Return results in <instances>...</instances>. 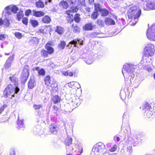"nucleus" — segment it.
<instances>
[{
	"mask_svg": "<svg viewBox=\"0 0 155 155\" xmlns=\"http://www.w3.org/2000/svg\"><path fill=\"white\" fill-rule=\"evenodd\" d=\"M70 101H71L70 102L71 104L72 105L73 107L76 108L78 107V105L80 104L79 102L80 99L79 98L76 97H74L71 98Z\"/></svg>",
	"mask_w": 155,
	"mask_h": 155,
	"instance_id": "9b49d317",
	"label": "nucleus"
},
{
	"mask_svg": "<svg viewBox=\"0 0 155 155\" xmlns=\"http://www.w3.org/2000/svg\"><path fill=\"white\" fill-rule=\"evenodd\" d=\"M33 15L36 17H41L44 16L45 13L42 11H36L35 10H32Z\"/></svg>",
	"mask_w": 155,
	"mask_h": 155,
	"instance_id": "a211bd4d",
	"label": "nucleus"
},
{
	"mask_svg": "<svg viewBox=\"0 0 155 155\" xmlns=\"http://www.w3.org/2000/svg\"><path fill=\"white\" fill-rule=\"evenodd\" d=\"M11 8L12 12L14 13H16L17 11L18 10V8L15 5L12 6L11 5Z\"/></svg>",
	"mask_w": 155,
	"mask_h": 155,
	"instance_id": "79ce46f5",
	"label": "nucleus"
},
{
	"mask_svg": "<svg viewBox=\"0 0 155 155\" xmlns=\"http://www.w3.org/2000/svg\"><path fill=\"white\" fill-rule=\"evenodd\" d=\"M24 16L23 12L22 11H20L17 14V18L16 19L18 21H20L22 18Z\"/></svg>",
	"mask_w": 155,
	"mask_h": 155,
	"instance_id": "393cba45",
	"label": "nucleus"
},
{
	"mask_svg": "<svg viewBox=\"0 0 155 155\" xmlns=\"http://www.w3.org/2000/svg\"><path fill=\"white\" fill-rule=\"evenodd\" d=\"M129 118V115L127 112L124 113L123 117V121H124L128 122Z\"/></svg>",
	"mask_w": 155,
	"mask_h": 155,
	"instance_id": "2f4dec72",
	"label": "nucleus"
},
{
	"mask_svg": "<svg viewBox=\"0 0 155 155\" xmlns=\"http://www.w3.org/2000/svg\"><path fill=\"white\" fill-rule=\"evenodd\" d=\"M6 38L5 35H0V40L4 41Z\"/></svg>",
	"mask_w": 155,
	"mask_h": 155,
	"instance_id": "052dcab7",
	"label": "nucleus"
},
{
	"mask_svg": "<svg viewBox=\"0 0 155 155\" xmlns=\"http://www.w3.org/2000/svg\"><path fill=\"white\" fill-rule=\"evenodd\" d=\"M13 59V55L10 56L4 65V67L5 69H8L11 67L12 62Z\"/></svg>",
	"mask_w": 155,
	"mask_h": 155,
	"instance_id": "ddd939ff",
	"label": "nucleus"
},
{
	"mask_svg": "<svg viewBox=\"0 0 155 155\" xmlns=\"http://www.w3.org/2000/svg\"><path fill=\"white\" fill-rule=\"evenodd\" d=\"M77 42L78 43H78L80 45H82L83 44V41L82 40H81V39L78 40H78H77Z\"/></svg>",
	"mask_w": 155,
	"mask_h": 155,
	"instance_id": "e2e57ef3",
	"label": "nucleus"
},
{
	"mask_svg": "<svg viewBox=\"0 0 155 155\" xmlns=\"http://www.w3.org/2000/svg\"><path fill=\"white\" fill-rule=\"evenodd\" d=\"M97 22L100 27H103L104 25V21L101 19H99L97 20Z\"/></svg>",
	"mask_w": 155,
	"mask_h": 155,
	"instance_id": "ea45409f",
	"label": "nucleus"
},
{
	"mask_svg": "<svg viewBox=\"0 0 155 155\" xmlns=\"http://www.w3.org/2000/svg\"><path fill=\"white\" fill-rule=\"evenodd\" d=\"M48 86H50L52 88L57 87L58 86V85L56 81L55 80H53L51 81L50 85Z\"/></svg>",
	"mask_w": 155,
	"mask_h": 155,
	"instance_id": "4c0bfd02",
	"label": "nucleus"
},
{
	"mask_svg": "<svg viewBox=\"0 0 155 155\" xmlns=\"http://www.w3.org/2000/svg\"><path fill=\"white\" fill-rule=\"evenodd\" d=\"M77 43H78L76 41V39L74 40L69 43V44L67 45V47L70 48L72 47V45H74V46L76 47L77 46Z\"/></svg>",
	"mask_w": 155,
	"mask_h": 155,
	"instance_id": "cd10ccee",
	"label": "nucleus"
},
{
	"mask_svg": "<svg viewBox=\"0 0 155 155\" xmlns=\"http://www.w3.org/2000/svg\"><path fill=\"white\" fill-rule=\"evenodd\" d=\"M15 36L17 38L19 39L21 38L22 37V35L21 34L18 32L15 33Z\"/></svg>",
	"mask_w": 155,
	"mask_h": 155,
	"instance_id": "864d4df0",
	"label": "nucleus"
},
{
	"mask_svg": "<svg viewBox=\"0 0 155 155\" xmlns=\"http://www.w3.org/2000/svg\"><path fill=\"white\" fill-rule=\"evenodd\" d=\"M51 21V19L48 15H45L44 17L42 19V22L44 23L48 24Z\"/></svg>",
	"mask_w": 155,
	"mask_h": 155,
	"instance_id": "5701e85b",
	"label": "nucleus"
},
{
	"mask_svg": "<svg viewBox=\"0 0 155 155\" xmlns=\"http://www.w3.org/2000/svg\"><path fill=\"white\" fill-rule=\"evenodd\" d=\"M99 34L98 32H94L91 34V36L94 38L98 37V35Z\"/></svg>",
	"mask_w": 155,
	"mask_h": 155,
	"instance_id": "5fc2aeb1",
	"label": "nucleus"
},
{
	"mask_svg": "<svg viewBox=\"0 0 155 155\" xmlns=\"http://www.w3.org/2000/svg\"><path fill=\"white\" fill-rule=\"evenodd\" d=\"M74 73L73 72H68V76L71 77L73 76L74 75Z\"/></svg>",
	"mask_w": 155,
	"mask_h": 155,
	"instance_id": "774afa93",
	"label": "nucleus"
},
{
	"mask_svg": "<svg viewBox=\"0 0 155 155\" xmlns=\"http://www.w3.org/2000/svg\"><path fill=\"white\" fill-rule=\"evenodd\" d=\"M59 5L62 6L63 8L64 9H67L68 6V2L64 1H61Z\"/></svg>",
	"mask_w": 155,
	"mask_h": 155,
	"instance_id": "c756f323",
	"label": "nucleus"
},
{
	"mask_svg": "<svg viewBox=\"0 0 155 155\" xmlns=\"http://www.w3.org/2000/svg\"><path fill=\"white\" fill-rule=\"evenodd\" d=\"M121 98L122 100L125 99H129L132 95V93H130V90L128 88H125L124 90H121L120 94Z\"/></svg>",
	"mask_w": 155,
	"mask_h": 155,
	"instance_id": "6e6552de",
	"label": "nucleus"
},
{
	"mask_svg": "<svg viewBox=\"0 0 155 155\" xmlns=\"http://www.w3.org/2000/svg\"><path fill=\"white\" fill-rule=\"evenodd\" d=\"M93 26L91 23H87L83 27V28L86 30L89 31L92 30Z\"/></svg>",
	"mask_w": 155,
	"mask_h": 155,
	"instance_id": "a878e982",
	"label": "nucleus"
},
{
	"mask_svg": "<svg viewBox=\"0 0 155 155\" xmlns=\"http://www.w3.org/2000/svg\"><path fill=\"white\" fill-rule=\"evenodd\" d=\"M117 148V146L116 144L114 145L112 147L109 149V150L111 152H114L115 151Z\"/></svg>",
	"mask_w": 155,
	"mask_h": 155,
	"instance_id": "603ef678",
	"label": "nucleus"
},
{
	"mask_svg": "<svg viewBox=\"0 0 155 155\" xmlns=\"http://www.w3.org/2000/svg\"><path fill=\"white\" fill-rule=\"evenodd\" d=\"M75 11V10L72 8H71V9L69 10H67L66 11V14L69 16H72V14H71V13H74Z\"/></svg>",
	"mask_w": 155,
	"mask_h": 155,
	"instance_id": "c03bdc74",
	"label": "nucleus"
},
{
	"mask_svg": "<svg viewBox=\"0 0 155 155\" xmlns=\"http://www.w3.org/2000/svg\"><path fill=\"white\" fill-rule=\"evenodd\" d=\"M41 54L42 57L46 58L48 57L49 53L46 50L43 49L41 51Z\"/></svg>",
	"mask_w": 155,
	"mask_h": 155,
	"instance_id": "7c9ffc66",
	"label": "nucleus"
},
{
	"mask_svg": "<svg viewBox=\"0 0 155 155\" xmlns=\"http://www.w3.org/2000/svg\"><path fill=\"white\" fill-rule=\"evenodd\" d=\"M51 44L50 43H47L45 46V49L47 50L49 54H52L54 52L53 48L51 47Z\"/></svg>",
	"mask_w": 155,
	"mask_h": 155,
	"instance_id": "2eb2a0df",
	"label": "nucleus"
},
{
	"mask_svg": "<svg viewBox=\"0 0 155 155\" xmlns=\"http://www.w3.org/2000/svg\"><path fill=\"white\" fill-rule=\"evenodd\" d=\"M19 90V88L18 87H14L9 84L4 91L3 96L5 98L8 97L9 96H11V98H12L15 97V94H17Z\"/></svg>",
	"mask_w": 155,
	"mask_h": 155,
	"instance_id": "39448f33",
	"label": "nucleus"
},
{
	"mask_svg": "<svg viewBox=\"0 0 155 155\" xmlns=\"http://www.w3.org/2000/svg\"><path fill=\"white\" fill-rule=\"evenodd\" d=\"M31 23L34 27H37L38 24V21L36 20H31Z\"/></svg>",
	"mask_w": 155,
	"mask_h": 155,
	"instance_id": "37998d69",
	"label": "nucleus"
},
{
	"mask_svg": "<svg viewBox=\"0 0 155 155\" xmlns=\"http://www.w3.org/2000/svg\"><path fill=\"white\" fill-rule=\"evenodd\" d=\"M10 80L14 84L15 86L18 87V78H16L15 75H12L9 78Z\"/></svg>",
	"mask_w": 155,
	"mask_h": 155,
	"instance_id": "aec40b11",
	"label": "nucleus"
},
{
	"mask_svg": "<svg viewBox=\"0 0 155 155\" xmlns=\"http://www.w3.org/2000/svg\"><path fill=\"white\" fill-rule=\"evenodd\" d=\"M137 68L136 65L131 63H127L123 66L122 71L125 81L128 80L130 78V83H133L135 87H137L139 85V83L137 80H133L135 76L134 72Z\"/></svg>",
	"mask_w": 155,
	"mask_h": 155,
	"instance_id": "f257e3e1",
	"label": "nucleus"
},
{
	"mask_svg": "<svg viewBox=\"0 0 155 155\" xmlns=\"http://www.w3.org/2000/svg\"><path fill=\"white\" fill-rule=\"evenodd\" d=\"M63 74L65 76H68V71H63L62 72Z\"/></svg>",
	"mask_w": 155,
	"mask_h": 155,
	"instance_id": "69168bd1",
	"label": "nucleus"
},
{
	"mask_svg": "<svg viewBox=\"0 0 155 155\" xmlns=\"http://www.w3.org/2000/svg\"><path fill=\"white\" fill-rule=\"evenodd\" d=\"M142 109L144 111V115L148 118L153 117L154 116L153 110L150 105V104L147 103L144 104L142 107Z\"/></svg>",
	"mask_w": 155,
	"mask_h": 155,
	"instance_id": "423d86ee",
	"label": "nucleus"
},
{
	"mask_svg": "<svg viewBox=\"0 0 155 155\" xmlns=\"http://www.w3.org/2000/svg\"><path fill=\"white\" fill-rule=\"evenodd\" d=\"M28 68V65H25L22 74V76L24 78V79L25 82L27 81V78L29 75V70Z\"/></svg>",
	"mask_w": 155,
	"mask_h": 155,
	"instance_id": "f8f14e48",
	"label": "nucleus"
},
{
	"mask_svg": "<svg viewBox=\"0 0 155 155\" xmlns=\"http://www.w3.org/2000/svg\"><path fill=\"white\" fill-rule=\"evenodd\" d=\"M42 107V104H34L33 105V108L35 110H39L41 107Z\"/></svg>",
	"mask_w": 155,
	"mask_h": 155,
	"instance_id": "a18cd8bd",
	"label": "nucleus"
},
{
	"mask_svg": "<svg viewBox=\"0 0 155 155\" xmlns=\"http://www.w3.org/2000/svg\"><path fill=\"white\" fill-rule=\"evenodd\" d=\"M92 153L94 155H108L105 145L101 142L96 144L92 150Z\"/></svg>",
	"mask_w": 155,
	"mask_h": 155,
	"instance_id": "f03ea898",
	"label": "nucleus"
},
{
	"mask_svg": "<svg viewBox=\"0 0 155 155\" xmlns=\"http://www.w3.org/2000/svg\"><path fill=\"white\" fill-rule=\"evenodd\" d=\"M33 132L34 134L37 135V134H41L42 133V131L41 130V126L40 125H37L33 129Z\"/></svg>",
	"mask_w": 155,
	"mask_h": 155,
	"instance_id": "6ab92c4d",
	"label": "nucleus"
},
{
	"mask_svg": "<svg viewBox=\"0 0 155 155\" xmlns=\"http://www.w3.org/2000/svg\"><path fill=\"white\" fill-rule=\"evenodd\" d=\"M147 8H143L144 10H149L155 9V0L149 1L146 5Z\"/></svg>",
	"mask_w": 155,
	"mask_h": 155,
	"instance_id": "9d476101",
	"label": "nucleus"
},
{
	"mask_svg": "<svg viewBox=\"0 0 155 155\" xmlns=\"http://www.w3.org/2000/svg\"><path fill=\"white\" fill-rule=\"evenodd\" d=\"M5 12L8 15H10L11 14V5L8 6L5 8Z\"/></svg>",
	"mask_w": 155,
	"mask_h": 155,
	"instance_id": "e433bc0d",
	"label": "nucleus"
},
{
	"mask_svg": "<svg viewBox=\"0 0 155 155\" xmlns=\"http://www.w3.org/2000/svg\"><path fill=\"white\" fill-rule=\"evenodd\" d=\"M127 153V154L130 155L131 153L132 152V147L131 146H129L127 147V150L126 151Z\"/></svg>",
	"mask_w": 155,
	"mask_h": 155,
	"instance_id": "8fccbe9b",
	"label": "nucleus"
},
{
	"mask_svg": "<svg viewBox=\"0 0 155 155\" xmlns=\"http://www.w3.org/2000/svg\"><path fill=\"white\" fill-rule=\"evenodd\" d=\"M80 16V15L78 14H76L74 16V20L76 23L79 22L81 20Z\"/></svg>",
	"mask_w": 155,
	"mask_h": 155,
	"instance_id": "a19ab883",
	"label": "nucleus"
},
{
	"mask_svg": "<svg viewBox=\"0 0 155 155\" xmlns=\"http://www.w3.org/2000/svg\"><path fill=\"white\" fill-rule=\"evenodd\" d=\"M72 27L73 28V31L74 32H79L80 31V29L78 26L76 25L73 24Z\"/></svg>",
	"mask_w": 155,
	"mask_h": 155,
	"instance_id": "72a5a7b5",
	"label": "nucleus"
},
{
	"mask_svg": "<svg viewBox=\"0 0 155 155\" xmlns=\"http://www.w3.org/2000/svg\"><path fill=\"white\" fill-rule=\"evenodd\" d=\"M105 23L106 25H114L115 24L114 21L110 18H107L105 20Z\"/></svg>",
	"mask_w": 155,
	"mask_h": 155,
	"instance_id": "412c9836",
	"label": "nucleus"
},
{
	"mask_svg": "<svg viewBox=\"0 0 155 155\" xmlns=\"http://www.w3.org/2000/svg\"><path fill=\"white\" fill-rule=\"evenodd\" d=\"M72 139L69 136H68L67 139L65 141V144L66 145L69 146L71 144Z\"/></svg>",
	"mask_w": 155,
	"mask_h": 155,
	"instance_id": "c9c22d12",
	"label": "nucleus"
},
{
	"mask_svg": "<svg viewBox=\"0 0 155 155\" xmlns=\"http://www.w3.org/2000/svg\"><path fill=\"white\" fill-rule=\"evenodd\" d=\"M18 129L21 128H24L25 125H24L23 120H20L18 119Z\"/></svg>",
	"mask_w": 155,
	"mask_h": 155,
	"instance_id": "f704fd0d",
	"label": "nucleus"
},
{
	"mask_svg": "<svg viewBox=\"0 0 155 155\" xmlns=\"http://www.w3.org/2000/svg\"><path fill=\"white\" fill-rule=\"evenodd\" d=\"M114 139L115 141H117V142L119 141L120 140L119 136L117 135L115 136L114 137Z\"/></svg>",
	"mask_w": 155,
	"mask_h": 155,
	"instance_id": "13d9d810",
	"label": "nucleus"
},
{
	"mask_svg": "<svg viewBox=\"0 0 155 155\" xmlns=\"http://www.w3.org/2000/svg\"><path fill=\"white\" fill-rule=\"evenodd\" d=\"M154 46L152 44H149L147 45L144 49V54L146 57H148L145 59H143L140 63L141 64H143V62H146V63H152L151 58L149 57V56H151L154 54L155 50Z\"/></svg>",
	"mask_w": 155,
	"mask_h": 155,
	"instance_id": "7ed1b4c3",
	"label": "nucleus"
},
{
	"mask_svg": "<svg viewBox=\"0 0 155 155\" xmlns=\"http://www.w3.org/2000/svg\"><path fill=\"white\" fill-rule=\"evenodd\" d=\"M120 155H128L127 154V153L126 151H125L124 149H122L120 152Z\"/></svg>",
	"mask_w": 155,
	"mask_h": 155,
	"instance_id": "6e6d98bb",
	"label": "nucleus"
},
{
	"mask_svg": "<svg viewBox=\"0 0 155 155\" xmlns=\"http://www.w3.org/2000/svg\"><path fill=\"white\" fill-rule=\"evenodd\" d=\"M69 2H70L71 4L73 5L75 2V0H68Z\"/></svg>",
	"mask_w": 155,
	"mask_h": 155,
	"instance_id": "338daca9",
	"label": "nucleus"
},
{
	"mask_svg": "<svg viewBox=\"0 0 155 155\" xmlns=\"http://www.w3.org/2000/svg\"><path fill=\"white\" fill-rule=\"evenodd\" d=\"M85 61L87 64H91L93 61L92 57L91 55L86 56Z\"/></svg>",
	"mask_w": 155,
	"mask_h": 155,
	"instance_id": "4be33fe9",
	"label": "nucleus"
},
{
	"mask_svg": "<svg viewBox=\"0 0 155 155\" xmlns=\"http://www.w3.org/2000/svg\"><path fill=\"white\" fill-rule=\"evenodd\" d=\"M95 7V11H94L92 14L91 15V17L92 19L94 20L96 19L98 17L99 14L98 13V11L96 10V7L95 5H94Z\"/></svg>",
	"mask_w": 155,
	"mask_h": 155,
	"instance_id": "b1692460",
	"label": "nucleus"
},
{
	"mask_svg": "<svg viewBox=\"0 0 155 155\" xmlns=\"http://www.w3.org/2000/svg\"><path fill=\"white\" fill-rule=\"evenodd\" d=\"M147 64H145V65H147ZM145 70H147L148 72H149L151 71V68L150 67L146 66L145 68Z\"/></svg>",
	"mask_w": 155,
	"mask_h": 155,
	"instance_id": "680f3d73",
	"label": "nucleus"
},
{
	"mask_svg": "<svg viewBox=\"0 0 155 155\" xmlns=\"http://www.w3.org/2000/svg\"><path fill=\"white\" fill-rule=\"evenodd\" d=\"M51 81L50 79V77L48 75L46 76L44 79L45 84L48 86L50 85Z\"/></svg>",
	"mask_w": 155,
	"mask_h": 155,
	"instance_id": "c85d7f7f",
	"label": "nucleus"
},
{
	"mask_svg": "<svg viewBox=\"0 0 155 155\" xmlns=\"http://www.w3.org/2000/svg\"><path fill=\"white\" fill-rule=\"evenodd\" d=\"M31 11L30 9L27 10L25 12V15L26 16H28L29 15L31 14Z\"/></svg>",
	"mask_w": 155,
	"mask_h": 155,
	"instance_id": "4d7b16f0",
	"label": "nucleus"
},
{
	"mask_svg": "<svg viewBox=\"0 0 155 155\" xmlns=\"http://www.w3.org/2000/svg\"><path fill=\"white\" fill-rule=\"evenodd\" d=\"M64 28L59 26H57L55 28V31L59 35H61L64 32Z\"/></svg>",
	"mask_w": 155,
	"mask_h": 155,
	"instance_id": "dca6fc26",
	"label": "nucleus"
},
{
	"mask_svg": "<svg viewBox=\"0 0 155 155\" xmlns=\"http://www.w3.org/2000/svg\"><path fill=\"white\" fill-rule=\"evenodd\" d=\"M52 100L53 101L54 103L56 104L60 101L61 98L58 95H56L53 97Z\"/></svg>",
	"mask_w": 155,
	"mask_h": 155,
	"instance_id": "473e14b6",
	"label": "nucleus"
},
{
	"mask_svg": "<svg viewBox=\"0 0 155 155\" xmlns=\"http://www.w3.org/2000/svg\"><path fill=\"white\" fill-rule=\"evenodd\" d=\"M7 107V105L5 104H4L1 107H0V113L2 112Z\"/></svg>",
	"mask_w": 155,
	"mask_h": 155,
	"instance_id": "bf43d9fd",
	"label": "nucleus"
},
{
	"mask_svg": "<svg viewBox=\"0 0 155 155\" xmlns=\"http://www.w3.org/2000/svg\"><path fill=\"white\" fill-rule=\"evenodd\" d=\"M146 35L149 39L155 41V24H153L150 28H148Z\"/></svg>",
	"mask_w": 155,
	"mask_h": 155,
	"instance_id": "0eeeda50",
	"label": "nucleus"
},
{
	"mask_svg": "<svg viewBox=\"0 0 155 155\" xmlns=\"http://www.w3.org/2000/svg\"><path fill=\"white\" fill-rule=\"evenodd\" d=\"M141 13V10L137 6L131 7L128 11V18L130 19L134 18L135 21L137 22L138 21L137 18L140 17Z\"/></svg>",
	"mask_w": 155,
	"mask_h": 155,
	"instance_id": "20e7f679",
	"label": "nucleus"
},
{
	"mask_svg": "<svg viewBox=\"0 0 155 155\" xmlns=\"http://www.w3.org/2000/svg\"><path fill=\"white\" fill-rule=\"evenodd\" d=\"M66 45V42L64 41H61L58 45V49L60 50L64 49Z\"/></svg>",
	"mask_w": 155,
	"mask_h": 155,
	"instance_id": "bb28decb",
	"label": "nucleus"
},
{
	"mask_svg": "<svg viewBox=\"0 0 155 155\" xmlns=\"http://www.w3.org/2000/svg\"><path fill=\"white\" fill-rule=\"evenodd\" d=\"M22 22L23 24L26 25H27L28 23V19L27 18H24L22 19Z\"/></svg>",
	"mask_w": 155,
	"mask_h": 155,
	"instance_id": "3c124183",
	"label": "nucleus"
},
{
	"mask_svg": "<svg viewBox=\"0 0 155 155\" xmlns=\"http://www.w3.org/2000/svg\"><path fill=\"white\" fill-rule=\"evenodd\" d=\"M38 73L39 75L44 76L45 75V72L44 69H41L39 70Z\"/></svg>",
	"mask_w": 155,
	"mask_h": 155,
	"instance_id": "de8ad7c7",
	"label": "nucleus"
},
{
	"mask_svg": "<svg viewBox=\"0 0 155 155\" xmlns=\"http://www.w3.org/2000/svg\"><path fill=\"white\" fill-rule=\"evenodd\" d=\"M95 7L96 10L98 11L100 15L102 16H106L109 14L108 11L105 8H102L101 5L99 3L95 4Z\"/></svg>",
	"mask_w": 155,
	"mask_h": 155,
	"instance_id": "1a4fd4ad",
	"label": "nucleus"
},
{
	"mask_svg": "<svg viewBox=\"0 0 155 155\" xmlns=\"http://www.w3.org/2000/svg\"><path fill=\"white\" fill-rule=\"evenodd\" d=\"M58 129L57 126L55 124H53L50 126V131L53 134H55L57 133Z\"/></svg>",
	"mask_w": 155,
	"mask_h": 155,
	"instance_id": "f3484780",
	"label": "nucleus"
},
{
	"mask_svg": "<svg viewBox=\"0 0 155 155\" xmlns=\"http://www.w3.org/2000/svg\"><path fill=\"white\" fill-rule=\"evenodd\" d=\"M36 84L34 77H31L28 83V87L30 89L33 88Z\"/></svg>",
	"mask_w": 155,
	"mask_h": 155,
	"instance_id": "4468645a",
	"label": "nucleus"
},
{
	"mask_svg": "<svg viewBox=\"0 0 155 155\" xmlns=\"http://www.w3.org/2000/svg\"><path fill=\"white\" fill-rule=\"evenodd\" d=\"M3 24L7 27H8L10 25V22L8 19L6 18L3 21Z\"/></svg>",
	"mask_w": 155,
	"mask_h": 155,
	"instance_id": "09e8293b",
	"label": "nucleus"
},
{
	"mask_svg": "<svg viewBox=\"0 0 155 155\" xmlns=\"http://www.w3.org/2000/svg\"><path fill=\"white\" fill-rule=\"evenodd\" d=\"M39 40L37 37L34 38L31 41L35 44H38L39 43Z\"/></svg>",
	"mask_w": 155,
	"mask_h": 155,
	"instance_id": "49530a36",
	"label": "nucleus"
},
{
	"mask_svg": "<svg viewBox=\"0 0 155 155\" xmlns=\"http://www.w3.org/2000/svg\"><path fill=\"white\" fill-rule=\"evenodd\" d=\"M15 153L14 150H12L10 152V155H15Z\"/></svg>",
	"mask_w": 155,
	"mask_h": 155,
	"instance_id": "0e129e2a",
	"label": "nucleus"
},
{
	"mask_svg": "<svg viewBox=\"0 0 155 155\" xmlns=\"http://www.w3.org/2000/svg\"><path fill=\"white\" fill-rule=\"evenodd\" d=\"M36 6L38 8H43L44 7V5L43 3L41 1H39L36 2Z\"/></svg>",
	"mask_w": 155,
	"mask_h": 155,
	"instance_id": "58836bf2",
	"label": "nucleus"
}]
</instances>
